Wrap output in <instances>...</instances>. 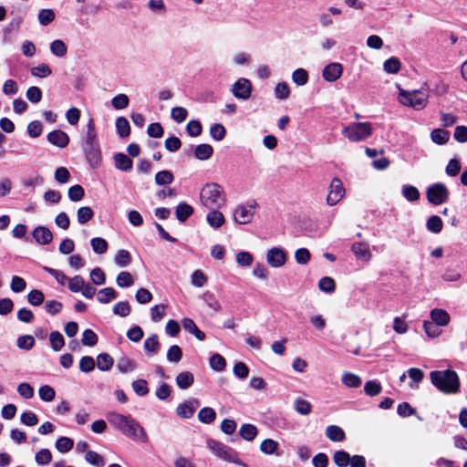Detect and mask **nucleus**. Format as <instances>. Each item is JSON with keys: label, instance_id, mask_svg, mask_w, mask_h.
Listing matches in <instances>:
<instances>
[{"label": "nucleus", "instance_id": "26", "mask_svg": "<svg viewBox=\"0 0 467 467\" xmlns=\"http://www.w3.org/2000/svg\"><path fill=\"white\" fill-rule=\"evenodd\" d=\"M193 213V208L185 202H181L175 210L176 218L180 222H185Z\"/></svg>", "mask_w": 467, "mask_h": 467}, {"label": "nucleus", "instance_id": "12", "mask_svg": "<svg viewBox=\"0 0 467 467\" xmlns=\"http://www.w3.org/2000/svg\"><path fill=\"white\" fill-rule=\"evenodd\" d=\"M266 261L272 267L279 268L286 262L285 252L279 247H273L266 253Z\"/></svg>", "mask_w": 467, "mask_h": 467}, {"label": "nucleus", "instance_id": "56", "mask_svg": "<svg viewBox=\"0 0 467 467\" xmlns=\"http://www.w3.org/2000/svg\"><path fill=\"white\" fill-rule=\"evenodd\" d=\"M99 140L97 139V132L95 128V123L92 119H89L87 125V133L85 137L84 143H98Z\"/></svg>", "mask_w": 467, "mask_h": 467}, {"label": "nucleus", "instance_id": "18", "mask_svg": "<svg viewBox=\"0 0 467 467\" xmlns=\"http://www.w3.org/2000/svg\"><path fill=\"white\" fill-rule=\"evenodd\" d=\"M209 210L210 212L206 215L208 224L214 229L220 228L225 223L223 214L219 211V209Z\"/></svg>", "mask_w": 467, "mask_h": 467}, {"label": "nucleus", "instance_id": "28", "mask_svg": "<svg viewBox=\"0 0 467 467\" xmlns=\"http://www.w3.org/2000/svg\"><path fill=\"white\" fill-rule=\"evenodd\" d=\"M118 296L117 292L112 287H105L98 292L97 299L101 304H108L111 300L116 299Z\"/></svg>", "mask_w": 467, "mask_h": 467}, {"label": "nucleus", "instance_id": "13", "mask_svg": "<svg viewBox=\"0 0 467 467\" xmlns=\"http://www.w3.org/2000/svg\"><path fill=\"white\" fill-rule=\"evenodd\" d=\"M342 65L337 62H332L324 67L322 77L327 82H335L342 76Z\"/></svg>", "mask_w": 467, "mask_h": 467}, {"label": "nucleus", "instance_id": "33", "mask_svg": "<svg viewBox=\"0 0 467 467\" xmlns=\"http://www.w3.org/2000/svg\"><path fill=\"white\" fill-rule=\"evenodd\" d=\"M116 130L119 137H128L130 132V126L128 119L124 117H119L116 119Z\"/></svg>", "mask_w": 467, "mask_h": 467}, {"label": "nucleus", "instance_id": "15", "mask_svg": "<svg viewBox=\"0 0 467 467\" xmlns=\"http://www.w3.org/2000/svg\"><path fill=\"white\" fill-rule=\"evenodd\" d=\"M47 140L58 148H65L69 142V137L65 131L56 130L47 134Z\"/></svg>", "mask_w": 467, "mask_h": 467}, {"label": "nucleus", "instance_id": "54", "mask_svg": "<svg viewBox=\"0 0 467 467\" xmlns=\"http://www.w3.org/2000/svg\"><path fill=\"white\" fill-rule=\"evenodd\" d=\"M210 366L215 371H223L225 368L226 361L220 354H213L210 358Z\"/></svg>", "mask_w": 467, "mask_h": 467}, {"label": "nucleus", "instance_id": "19", "mask_svg": "<svg viewBox=\"0 0 467 467\" xmlns=\"http://www.w3.org/2000/svg\"><path fill=\"white\" fill-rule=\"evenodd\" d=\"M351 251L358 259H361L366 262L371 259V254L367 244L354 243L351 246Z\"/></svg>", "mask_w": 467, "mask_h": 467}, {"label": "nucleus", "instance_id": "35", "mask_svg": "<svg viewBox=\"0 0 467 467\" xmlns=\"http://www.w3.org/2000/svg\"><path fill=\"white\" fill-rule=\"evenodd\" d=\"M257 428L253 424H244L239 430L241 437L248 441H253L257 435Z\"/></svg>", "mask_w": 467, "mask_h": 467}, {"label": "nucleus", "instance_id": "31", "mask_svg": "<svg viewBox=\"0 0 467 467\" xmlns=\"http://www.w3.org/2000/svg\"><path fill=\"white\" fill-rule=\"evenodd\" d=\"M450 138V133L442 129H435L431 133V140L439 145L445 144Z\"/></svg>", "mask_w": 467, "mask_h": 467}, {"label": "nucleus", "instance_id": "20", "mask_svg": "<svg viewBox=\"0 0 467 467\" xmlns=\"http://www.w3.org/2000/svg\"><path fill=\"white\" fill-rule=\"evenodd\" d=\"M407 375L410 379L409 387L412 389H417L419 388V384L424 379V372L420 368H410L407 370Z\"/></svg>", "mask_w": 467, "mask_h": 467}, {"label": "nucleus", "instance_id": "8", "mask_svg": "<svg viewBox=\"0 0 467 467\" xmlns=\"http://www.w3.org/2000/svg\"><path fill=\"white\" fill-rule=\"evenodd\" d=\"M426 196L429 202L440 205L448 200L449 191L443 183L437 182L427 188Z\"/></svg>", "mask_w": 467, "mask_h": 467}, {"label": "nucleus", "instance_id": "6", "mask_svg": "<svg viewBox=\"0 0 467 467\" xmlns=\"http://www.w3.org/2000/svg\"><path fill=\"white\" fill-rule=\"evenodd\" d=\"M207 446L217 457L226 462L246 467V464L240 460L238 453L232 448L212 439L207 441Z\"/></svg>", "mask_w": 467, "mask_h": 467}, {"label": "nucleus", "instance_id": "7", "mask_svg": "<svg viewBox=\"0 0 467 467\" xmlns=\"http://www.w3.org/2000/svg\"><path fill=\"white\" fill-rule=\"evenodd\" d=\"M258 206L255 201L238 205L234 211V222L239 224L250 223Z\"/></svg>", "mask_w": 467, "mask_h": 467}, {"label": "nucleus", "instance_id": "58", "mask_svg": "<svg viewBox=\"0 0 467 467\" xmlns=\"http://www.w3.org/2000/svg\"><path fill=\"white\" fill-rule=\"evenodd\" d=\"M318 288L325 293H333L336 289V284L333 278L325 276L318 282Z\"/></svg>", "mask_w": 467, "mask_h": 467}, {"label": "nucleus", "instance_id": "41", "mask_svg": "<svg viewBox=\"0 0 467 467\" xmlns=\"http://www.w3.org/2000/svg\"><path fill=\"white\" fill-rule=\"evenodd\" d=\"M216 417V413L213 409L210 407L202 408L198 413V419L201 422L209 424L212 423Z\"/></svg>", "mask_w": 467, "mask_h": 467}, {"label": "nucleus", "instance_id": "57", "mask_svg": "<svg viewBox=\"0 0 467 467\" xmlns=\"http://www.w3.org/2000/svg\"><path fill=\"white\" fill-rule=\"evenodd\" d=\"M45 299V296L42 291L34 289L30 291L27 295V301L30 305L34 306H40Z\"/></svg>", "mask_w": 467, "mask_h": 467}, {"label": "nucleus", "instance_id": "46", "mask_svg": "<svg viewBox=\"0 0 467 467\" xmlns=\"http://www.w3.org/2000/svg\"><path fill=\"white\" fill-rule=\"evenodd\" d=\"M74 441L68 437H60L56 441V448L59 452L66 453L72 450Z\"/></svg>", "mask_w": 467, "mask_h": 467}, {"label": "nucleus", "instance_id": "38", "mask_svg": "<svg viewBox=\"0 0 467 467\" xmlns=\"http://www.w3.org/2000/svg\"><path fill=\"white\" fill-rule=\"evenodd\" d=\"M135 368V362L128 357H122L118 360L117 368L121 373L131 372Z\"/></svg>", "mask_w": 467, "mask_h": 467}, {"label": "nucleus", "instance_id": "61", "mask_svg": "<svg viewBox=\"0 0 467 467\" xmlns=\"http://www.w3.org/2000/svg\"><path fill=\"white\" fill-rule=\"evenodd\" d=\"M130 311V306L126 301H119L113 306V313L122 317H128Z\"/></svg>", "mask_w": 467, "mask_h": 467}, {"label": "nucleus", "instance_id": "47", "mask_svg": "<svg viewBox=\"0 0 467 467\" xmlns=\"http://www.w3.org/2000/svg\"><path fill=\"white\" fill-rule=\"evenodd\" d=\"M85 460L96 467H103L105 465L103 457L94 451H88L85 455Z\"/></svg>", "mask_w": 467, "mask_h": 467}, {"label": "nucleus", "instance_id": "40", "mask_svg": "<svg viewBox=\"0 0 467 467\" xmlns=\"http://www.w3.org/2000/svg\"><path fill=\"white\" fill-rule=\"evenodd\" d=\"M49 341L52 349L56 352L59 351L65 345L64 337L58 331H53L49 334Z\"/></svg>", "mask_w": 467, "mask_h": 467}, {"label": "nucleus", "instance_id": "27", "mask_svg": "<svg viewBox=\"0 0 467 467\" xmlns=\"http://www.w3.org/2000/svg\"><path fill=\"white\" fill-rule=\"evenodd\" d=\"M326 435L332 441H342L346 438L344 431L337 425L327 427Z\"/></svg>", "mask_w": 467, "mask_h": 467}, {"label": "nucleus", "instance_id": "42", "mask_svg": "<svg viewBox=\"0 0 467 467\" xmlns=\"http://www.w3.org/2000/svg\"><path fill=\"white\" fill-rule=\"evenodd\" d=\"M90 245L94 253L99 254H103L108 250V243L105 239L101 237H95L90 240Z\"/></svg>", "mask_w": 467, "mask_h": 467}, {"label": "nucleus", "instance_id": "16", "mask_svg": "<svg viewBox=\"0 0 467 467\" xmlns=\"http://www.w3.org/2000/svg\"><path fill=\"white\" fill-rule=\"evenodd\" d=\"M199 405L200 403L198 400H191L189 401L180 404L176 409V413L178 416L183 419H189L194 414L195 409Z\"/></svg>", "mask_w": 467, "mask_h": 467}, {"label": "nucleus", "instance_id": "29", "mask_svg": "<svg viewBox=\"0 0 467 467\" xmlns=\"http://www.w3.org/2000/svg\"><path fill=\"white\" fill-rule=\"evenodd\" d=\"M115 264L119 267H126L131 263V255L128 250L120 249L114 257Z\"/></svg>", "mask_w": 467, "mask_h": 467}, {"label": "nucleus", "instance_id": "49", "mask_svg": "<svg viewBox=\"0 0 467 467\" xmlns=\"http://www.w3.org/2000/svg\"><path fill=\"white\" fill-rule=\"evenodd\" d=\"M295 410L301 415H308L311 413L312 406L307 400L296 398L295 400Z\"/></svg>", "mask_w": 467, "mask_h": 467}, {"label": "nucleus", "instance_id": "3", "mask_svg": "<svg viewBox=\"0 0 467 467\" xmlns=\"http://www.w3.org/2000/svg\"><path fill=\"white\" fill-rule=\"evenodd\" d=\"M200 201L206 209H220L226 202V194L221 185L210 182L201 189Z\"/></svg>", "mask_w": 467, "mask_h": 467}, {"label": "nucleus", "instance_id": "10", "mask_svg": "<svg viewBox=\"0 0 467 467\" xmlns=\"http://www.w3.org/2000/svg\"><path fill=\"white\" fill-rule=\"evenodd\" d=\"M83 151L91 167H97L101 161L99 143H84Z\"/></svg>", "mask_w": 467, "mask_h": 467}, {"label": "nucleus", "instance_id": "50", "mask_svg": "<svg viewBox=\"0 0 467 467\" xmlns=\"http://www.w3.org/2000/svg\"><path fill=\"white\" fill-rule=\"evenodd\" d=\"M85 283L86 282L81 275H75L74 277L67 279L68 289L73 293L81 292Z\"/></svg>", "mask_w": 467, "mask_h": 467}, {"label": "nucleus", "instance_id": "53", "mask_svg": "<svg viewBox=\"0 0 467 467\" xmlns=\"http://www.w3.org/2000/svg\"><path fill=\"white\" fill-rule=\"evenodd\" d=\"M383 68L389 74H396L400 69V61L392 57L384 62Z\"/></svg>", "mask_w": 467, "mask_h": 467}, {"label": "nucleus", "instance_id": "1", "mask_svg": "<svg viewBox=\"0 0 467 467\" xmlns=\"http://www.w3.org/2000/svg\"><path fill=\"white\" fill-rule=\"evenodd\" d=\"M107 420L111 426L121 431L125 436L141 442H147L148 437L143 427L130 416L109 412Z\"/></svg>", "mask_w": 467, "mask_h": 467}, {"label": "nucleus", "instance_id": "5", "mask_svg": "<svg viewBox=\"0 0 467 467\" xmlns=\"http://www.w3.org/2000/svg\"><path fill=\"white\" fill-rule=\"evenodd\" d=\"M399 101L404 106L410 107L416 110H421L427 106L428 95L418 89L411 91L400 90Z\"/></svg>", "mask_w": 467, "mask_h": 467}, {"label": "nucleus", "instance_id": "4", "mask_svg": "<svg viewBox=\"0 0 467 467\" xmlns=\"http://www.w3.org/2000/svg\"><path fill=\"white\" fill-rule=\"evenodd\" d=\"M373 128L370 122H355L342 130V135L352 142L362 141L372 135Z\"/></svg>", "mask_w": 467, "mask_h": 467}, {"label": "nucleus", "instance_id": "43", "mask_svg": "<svg viewBox=\"0 0 467 467\" xmlns=\"http://www.w3.org/2000/svg\"><path fill=\"white\" fill-rule=\"evenodd\" d=\"M350 455L345 451H337L333 455V461L338 467H347L350 463Z\"/></svg>", "mask_w": 467, "mask_h": 467}, {"label": "nucleus", "instance_id": "24", "mask_svg": "<svg viewBox=\"0 0 467 467\" xmlns=\"http://www.w3.org/2000/svg\"><path fill=\"white\" fill-rule=\"evenodd\" d=\"M115 167L118 170L128 171L132 168V161L124 153H117L114 155Z\"/></svg>", "mask_w": 467, "mask_h": 467}, {"label": "nucleus", "instance_id": "21", "mask_svg": "<svg viewBox=\"0 0 467 467\" xmlns=\"http://www.w3.org/2000/svg\"><path fill=\"white\" fill-rule=\"evenodd\" d=\"M278 442L272 439H265L260 444V451L266 455L280 456L281 453L278 451Z\"/></svg>", "mask_w": 467, "mask_h": 467}, {"label": "nucleus", "instance_id": "37", "mask_svg": "<svg viewBox=\"0 0 467 467\" xmlns=\"http://www.w3.org/2000/svg\"><path fill=\"white\" fill-rule=\"evenodd\" d=\"M113 358L107 353L99 354L97 357V365L99 369L102 371L109 370L113 366Z\"/></svg>", "mask_w": 467, "mask_h": 467}, {"label": "nucleus", "instance_id": "39", "mask_svg": "<svg viewBox=\"0 0 467 467\" xmlns=\"http://www.w3.org/2000/svg\"><path fill=\"white\" fill-rule=\"evenodd\" d=\"M426 227L430 232L439 234L443 227L442 220L438 215H431L427 220Z\"/></svg>", "mask_w": 467, "mask_h": 467}, {"label": "nucleus", "instance_id": "17", "mask_svg": "<svg viewBox=\"0 0 467 467\" xmlns=\"http://www.w3.org/2000/svg\"><path fill=\"white\" fill-rule=\"evenodd\" d=\"M430 317L431 318V322L440 327H445L451 321L448 312L441 308L432 309L430 313Z\"/></svg>", "mask_w": 467, "mask_h": 467}, {"label": "nucleus", "instance_id": "52", "mask_svg": "<svg viewBox=\"0 0 467 467\" xmlns=\"http://www.w3.org/2000/svg\"><path fill=\"white\" fill-rule=\"evenodd\" d=\"M166 306L163 304L155 305L150 308V318L154 323H158L165 317Z\"/></svg>", "mask_w": 467, "mask_h": 467}, {"label": "nucleus", "instance_id": "34", "mask_svg": "<svg viewBox=\"0 0 467 467\" xmlns=\"http://www.w3.org/2000/svg\"><path fill=\"white\" fill-rule=\"evenodd\" d=\"M341 379L348 388H358L361 385L360 377L351 372H344Z\"/></svg>", "mask_w": 467, "mask_h": 467}, {"label": "nucleus", "instance_id": "59", "mask_svg": "<svg viewBox=\"0 0 467 467\" xmlns=\"http://www.w3.org/2000/svg\"><path fill=\"white\" fill-rule=\"evenodd\" d=\"M382 390L381 385L375 380H368L366 382L364 386V391L368 396H377Z\"/></svg>", "mask_w": 467, "mask_h": 467}, {"label": "nucleus", "instance_id": "55", "mask_svg": "<svg viewBox=\"0 0 467 467\" xmlns=\"http://www.w3.org/2000/svg\"><path fill=\"white\" fill-rule=\"evenodd\" d=\"M173 180V174L170 171H161L155 175V182L158 185L171 184Z\"/></svg>", "mask_w": 467, "mask_h": 467}, {"label": "nucleus", "instance_id": "11", "mask_svg": "<svg viewBox=\"0 0 467 467\" xmlns=\"http://www.w3.org/2000/svg\"><path fill=\"white\" fill-rule=\"evenodd\" d=\"M234 96L241 99H248L252 93V84L244 78H239L232 87Z\"/></svg>", "mask_w": 467, "mask_h": 467}, {"label": "nucleus", "instance_id": "64", "mask_svg": "<svg viewBox=\"0 0 467 467\" xmlns=\"http://www.w3.org/2000/svg\"><path fill=\"white\" fill-rule=\"evenodd\" d=\"M171 119L177 123L183 122L188 117V111L183 107H174L171 113Z\"/></svg>", "mask_w": 467, "mask_h": 467}, {"label": "nucleus", "instance_id": "22", "mask_svg": "<svg viewBox=\"0 0 467 467\" xmlns=\"http://www.w3.org/2000/svg\"><path fill=\"white\" fill-rule=\"evenodd\" d=\"M175 381L178 388L187 389L193 384L194 377L192 372L183 371L177 375Z\"/></svg>", "mask_w": 467, "mask_h": 467}, {"label": "nucleus", "instance_id": "2", "mask_svg": "<svg viewBox=\"0 0 467 467\" xmlns=\"http://www.w3.org/2000/svg\"><path fill=\"white\" fill-rule=\"evenodd\" d=\"M430 379L431 384L444 394H455L460 389V379L454 370L431 371L430 373Z\"/></svg>", "mask_w": 467, "mask_h": 467}, {"label": "nucleus", "instance_id": "51", "mask_svg": "<svg viewBox=\"0 0 467 467\" xmlns=\"http://www.w3.org/2000/svg\"><path fill=\"white\" fill-rule=\"evenodd\" d=\"M30 73L34 77L47 78L52 74V70L48 65L41 63L38 66L32 67L30 69Z\"/></svg>", "mask_w": 467, "mask_h": 467}, {"label": "nucleus", "instance_id": "44", "mask_svg": "<svg viewBox=\"0 0 467 467\" xmlns=\"http://www.w3.org/2000/svg\"><path fill=\"white\" fill-rule=\"evenodd\" d=\"M94 216L93 210L88 206H83L78 209L77 217L80 224H84L90 221Z\"/></svg>", "mask_w": 467, "mask_h": 467}, {"label": "nucleus", "instance_id": "9", "mask_svg": "<svg viewBox=\"0 0 467 467\" xmlns=\"http://www.w3.org/2000/svg\"><path fill=\"white\" fill-rule=\"evenodd\" d=\"M345 195V189L342 182L338 178H334L331 181L329 191L327 196V203L334 206L338 203Z\"/></svg>", "mask_w": 467, "mask_h": 467}, {"label": "nucleus", "instance_id": "32", "mask_svg": "<svg viewBox=\"0 0 467 467\" xmlns=\"http://www.w3.org/2000/svg\"><path fill=\"white\" fill-rule=\"evenodd\" d=\"M402 196L409 202H416L420 199L419 190L412 185H403L401 188Z\"/></svg>", "mask_w": 467, "mask_h": 467}, {"label": "nucleus", "instance_id": "45", "mask_svg": "<svg viewBox=\"0 0 467 467\" xmlns=\"http://www.w3.org/2000/svg\"><path fill=\"white\" fill-rule=\"evenodd\" d=\"M116 283L119 287H130L134 284V278L130 273L127 271H122L118 275L116 278Z\"/></svg>", "mask_w": 467, "mask_h": 467}, {"label": "nucleus", "instance_id": "30", "mask_svg": "<svg viewBox=\"0 0 467 467\" xmlns=\"http://www.w3.org/2000/svg\"><path fill=\"white\" fill-rule=\"evenodd\" d=\"M51 53L58 57H63L67 55V47L63 40L56 39L50 43Z\"/></svg>", "mask_w": 467, "mask_h": 467}, {"label": "nucleus", "instance_id": "62", "mask_svg": "<svg viewBox=\"0 0 467 467\" xmlns=\"http://www.w3.org/2000/svg\"><path fill=\"white\" fill-rule=\"evenodd\" d=\"M96 363L92 357H82L79 361V369L84 373H89L95 368Z\"/></svg>", "mask_w": 467, "mask_h": 467}, {"label": "nucleus", "instance_id": "23", "mask_svg": "<svg viewBox=\"0 0 467 467\" xmlns=\"http://www.w3.org/2000/svg\"><path fill=\"white\" fill-rule=\"evenodd\" d=\"M143 347L148 356L151 357L155 355L160 350L161 348L158 336L154 334L147 337L144 340Z\"/></svg>", "mask_w": 467, "mask_h": 467}, {"label": "nucleus", "instance_id": "25", "mask_svg": "<svg viewBox=\"0 0 467 467\" xmlns=\"http://www.w3.org/2000/svg\"><path fill=\"white\" fill-rule=\"evenodd\" d=\"M213 153V148L206 143L197 145L194 150V156L200 161L209 160Z\"/></svg>", "mask_w": 467, "mask_h": 467}, {"label": "nucleus", "instance_id": "14", "mask_svg": "<svg viewBox=\"0 0 467 467\" xmlns=\"http://www.w3.org/2000/svg\"><path fill=\"white\" fill-rule=\"evenodd\" d=\"M32 235L36 242L41 245H47L53 240L51 231L45 226H37L33 230Z\"/></svg>", "mask_w": 467, "mask_h": 467}, {"label": "nucleus", "instance_id": "60", "mask_svg": "<svg viewBox=\"0 0 467 467\" xmlns=\"http://www.w3.org/2000/svg\"><path fill=\"white\" fill-rule=\"evenodd\" d=\"M35 459L38 465H47L52 461V453L48 449H41L36 452Z\"/></svg>", "mask_w": 467, "mask_h": 467}, {"label": "nucleus", "instance_id": "36", "mask_svg": "<svg viewBox=\"0 0 467 467\" xmlns=\"http://www.w3.org/2000/svg\"><path fill=\"white\" fill-rule=\"evenodd\" d=\"M37 18L40 25L46 26L55 20L56 14L53 9L45 8L38 12Z\"/></svg>", "mask_w": 467, "mask_h": 467}, {"label": "nucleus", "instance_id": "48", "mask_svg": "<svg viewBox=\"0 0 467 467\" xmlns=\"http://www.w3.org/2000/svg\"><path fill=\"white\" fill-rule=\"evenodd\" d=\"M292 80L297 86H304L308 81V73L304 68H297L292 74Z\"/></svg>", "mask_w": 467, "mask_h": 467}, {"label": "nucleus", "instance_id": "63", "mask_svg": "<svg viewBox=\"0 0 467 467\" xmlns=\"http://www.w3.org/2000/svg\"><path fill=\"white\" fill-rule=\"evenodd\" d=\"M35 338L30 335L20 336L17 338V347L20 349L30 350L35 345Z\"/></svg>", "mask_w": 467, "mask_h": 467}]
</instances>
